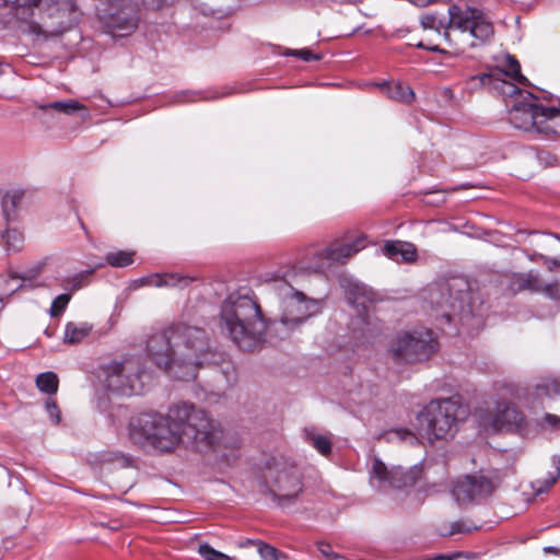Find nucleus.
Returning a JSON list of instances; mask_svg holds the SVG:
<instances>
[{
    "label": "nucleus",
    "mask_w": 560,
    "mask_h": 560,
    "mask_svg": "<svg viewBox=\"0 0 560 560\" xmlns=\"http://www.w3.org/2000/svg\"><path fill=\"white\" fill-rule=\"evenodd\" d=\"M222 436L220 423L188 402L172 405L165 415L142 412L129 422L130 440L158 453H171L180 446L205 452L214 448Z\"/></svg>",
    "instance_id": "1"
},
{
    "label": "nucleus",
    "mask_w": 560,
    "mask_h": 560,
    "mask_svg": "<svg viewBox=\"0 0 560 560\" xmlns=\"http://www.w3.org/2000/svg\"><path fill=\"white\" fill-rule=\"evenodd\" d=\"M147 352L165 371L185 366L187 372L178 375L185 380H194L197 368L217 362L206 331L186 324L172 325L152 334L147 341Z\"/></svg>",
    "instance_id": "2"
},
{
    "label": "nucleus",
    "mask_w": 560,
    "mask_h": 560,
    "mask_svg": "<svg viewBox=\"0 0 560 560\" xmlns=\"http://www.w3.org/2000/svg\"><path fill=\"white\" fill-rule=\"evenodd\" d=\"M218 326L244 351L255 350L264 341L266 331L260 306L249 290L233 292L223 301Z\"/></svg>",
    "instance_id": "3"
},
{
    "label": "nucleus",
    "mask_w": 560,
    "mask_h": 560,
    "mask_svg": "<svg viewBox=\"0 0 560 560\" xmlns=\"http://www.w3.org/2000/svg\"><path fill=\"white\" fill-rule=\"evenodd\" d=\"M16 18V27L45 38L61 35L72 22L75 5L72 0H4Z\"/></svg>",
    "instance_id": "4"
},
{
    "label": "nucleus",
    "mask_w": 560,
    "mask_h": 560,
    "mask_svg": "<svg viewBox=\"0 0 560 560\" xmlns=\"http://www.w3.org/2000/svg\"><path fill=\"white\" fill-rule=\"evenodd\" d=\"M423 28L444 31V37L450 39V30H456L465 37L470 47H477L487 43L493 36V26L486 15L478 9L471 7L462 8L451 5L448 8V20L441 19L435 13L424 14L420 19Z\"/></svg>",
    "instance_id": "5"
},
{
    "label": "nucleus",
    "mask_w": 560,
    "mask_h": 560,
    "mask_svg": "<svg viewBox=\"0 0 560 560\" xmlns=\"http://www.w3.org/2000/svg\"><path fill=\"white\" fill-rule=\"evenodd\" d=\"M468 409L458 397L431 400L418 415L419 433L429 443L453 438Z\"/></svg>",
    "instance_id": "6"
},
{
    "label": "nucleus",
    "mask_w": 560,
    "mask_h": 560,
    "mask_svg": "<svg viewBox=\"0 0 560 560\" xmlns=\"http://www.w3.org/2000/svg\"><path fill=\"white\" fill-rule=\"evenodd\" d=\"M476 79L482 85L493 84L504 95L515 97L509 114V119L515 128L540 132L542 124L546 121V107L537 103V98L533 93L524 92L514 83L495 78V73L480 74Z\"/></svg>",
    "instance_id": "7"
},
{
    "label": "nucleus",
    "mask_w": 560,
    "mask_h": 560,
    "mask_svg": "<svg viewBox=\"0 0 560 560\" xmlns=\"http://www.w3.org/2000/svg\"><path fill=\"white\" fill-rule=\"evenodd\" d=\"M270 290L279 300L281 308L279 325L288 330H294L320 312L318 300L307 298L284 280H275L270 284Z\"/></svg>",
    "instance_id": "8"
},
{
    "label": "nucleus",
    "mask_w": 560,
    "mask_h": 560,
    "mask_svg": "<svg viewBox=\"0 0 560 560\" xmlns=\"http://www.w3.org/2000/svg\"><path fill=\"white\" fill-rule=\"evenodd\" d=\"M107 388L121 395L140 394L141 378L145 374L139 357H128L104 366Z\"/></svg>",
    "instance_id": "9"
},
{
    "label": "nucleus",
    "mask_w": 560,
    "mask_h": 560,
    "mask_svg": "<svg viewBox=\"0 0 560 560\" xmlns=\"http://www.w3.org/2000/svg\"><path fill=\"white\" fill-rule=\"evenodd\" d=\"M106 13L100 15L107 32L114 37L131 35L139 23L138 0H105Z\"/></svg>",
    "instance_id": "10"
},
{
    "label": "nucleus",
    "mask_w": 560,
    "mask_h": 560,
    "mask_svg": "<svg viewBox=\"0 0 560 560\" xmlns=\"http://www.w3.org/2000/svg\"><path fill=\"white\" fill-rule=\"evenodd\" d=\"M436 350L431 330L405 334L390 348L393 359L398 363H412L428 359Z\"/></svg>",
    "instance_id": "11"
},
{
    "label": "nucleus",
    "mask_w": 560,
    "mask_h": 560,
    "mask_svg": "<svg viewBox=\"0 0 560 560\" xmlns=\"http://www.w3.org/2000/svg\"><path fill=\"white\" fill-rule=\"evenodd\" d=\"M422 469L415 465L408 469L401 466L387 467L380 458L374 457L370 469V483L380 490L404 489L413 486L421 477Z\"/></svg>",
    "instance_id": "12"
},
{
    "label": "nucleus",
    "mask_w": 560,
    "mask_h": 560,
    "mask_svg": "<svg viewBox=\"0 0 560 560\" xmlns=\"http://www.w3.org/2000/svg\"><path fill=\"white\" fill-rule=\"evenodd\" d=\"M266 486L279 504L292 502L300 495L303 489L301 476L295 466L269 469L266 477Z\"/></svg>",
    "instance_id": "13"
},
{
    "label": "nucleus",
    "mask_w": 560,
    "mask_h": 560,
    "mask_svg": "<svg viewBox=\"0 0 560 560\" xmlns=\"http://www.w3.org/2000/svg\"><path fill=\"white\" fill-rule=\"evenodd\" d=\"M466 299L467 283L458 278L436 284L429 294L430 303L441 311V317L446 322H451V311L455 313L462 310Z\"/></svg>",
    "instance_id": "14"
},
{
    "label": "nucleus",
    "mask_w": 560,
    "mask_h": 560,
    "mask_svg": "<svg viewBox=\"0 0 560 560\" xmlns=\"http://www.w3.org/2000/svg\"><path fill=\"white\" fill-rule=\"evenodd\" d=\"M366 245L365 236L361 235L350 243L330 244L322 249L314 252L316 261L312 265L315 270H322L332 264H346L349 258L354 256Z\"/></svg>",
    "instance_id": "15"
},
{
    "label": "nucleus",
    "mask_w": 560,
    "mask_h": 560,
    "mask_svg": "<svg viewBox=\"0 0 560 560\" xmlns=\"http://www.w3.org/2000/svg\"><path fill=\"white\" fill-rule=\"evenodd\" d=\"M349 302L358 310L360 314L362 311L365 312V316L362 317V322L365 325V330L370 335H374L378 330V324L370 316V308L376 301V293L362 283H350L346 290Z\"/></svg>",
    "instance_id": "16"
},
{
    "label": "nucleus",
    "mask_w": 560,
    "mask_h": 560,
    "mask_svg": "<svg viewBox=\"0 0 560 560\" xmlns=\"http://www.w3.org/2000/svg\"><path fill=\"white\" fill-rule=\"evenodd\" d=\"M524 423L523 413L512 404L500 402L492 415L489 427L494 432L511 431L522 427Z\"/></svg>",
    "instance_id": "17"
},
{
    "label": "nucleus",
    "mask_w": 560,
    "mask_h": 560,
    "mask_svg": "<svg viewBox=\"0 0 560 560\" xmlns=\"http://www.w3.org/2000/svg\"><path fill=\"white\" fill-rule=\"evenodd\" d=\"M474 483L477 502L490 497L501 485L503 477L498 469L480 470L469 475Z\"/></svg>",
    "instance_id": "18"
},
{
    "label": "nucleus",
    "mask_w": 560,
    "mask_h": 560,
    "mask_svg": "<svg viewBox=\"0 0 560 560\" xmlns=\"http://www.w3.org/2000/svg\"><path fill=\"white\" fill-rule=\"evenodd\" d=\"M383 253L395 261L412 262L417 259V248L413 244L401 241L386 242Z\"/></svg>",
    "instance_id": "19"
},
{
    "label": "nucleus",
    "mask_w": 560,
    "mask_h": 560,
    "mask_svg": "<svg viewBox=\"0 0 560 560\" xmlns=\"http://www.w3.org/2000/svg\"><path fill=\"white\" fill-rule=\"evenodd\" d=\"M452 494L456 502L460 505L477 503L474 483L470 476L466 475L457 479L453 486Z\"/></svg>",
    "instance_id": "20"
},
{
    "label": "nucleus",
    "mask_w": 560,
    "mask_h": 560,
    "mask_svg": "<svg viewBox=\"0 0 560 560\" xmlns=\"http://www.w3.org/2000/svg\"><path fill=\"white\" fill-rule=\"evenodd\" d=\"M0 245L8 255L19 253L24 245V235L19 229L12 228L8 223L5 230L0 234Z\"/></svg>",
    "instance_id": "21"
},
{
    "label": "nucleus",
    "mask_w": 560,
    "mask_h": 560,
    "mask_svg": "<svg viewBox=\"0 0 560 560\" xmlns=\"http://www.w3.org/2000/svg\"><path fill=\"white\" fill-rule=\"evenodd\" d=\"M93 326L86 322H69L65 327L63 342L69 345L80 343L92 331Z\"/></svg>",
    "instance_id": "22"
},
{
    "label": "nucleus",
    "mask_w": 560,
    "mask_h": 560,
    "mask_svg": "<svg viewBox=\"0 0 560 560\" xmlns=\"http://www.w3.org/2000/svg\"><path fill=\"white\" fill-rule=\"evenodd\" d=\"M37 107L43 110L54 109L66 115H72L77 112L82 110L84 112V116H89L88 108L80 102L72 98L56 101L48 104H40Z\"/></svg>",
    "instance_id": "23"
},
{
    "label": "nucleus",
    "mask_w": 560,
    "mask_h": 560,
    "mask_svg": "<svg viewBox=\"0 0 560 560\" xmlns=\"http://www.w3.org/2000/svg\"><path fill=\"white\" fill-rule=\"evenodd\" d=\"M22 190L8 191L2 198V211L7 223L16 220V212L23 198Z\"/></svg>",
    "instance_id": "24"
},
{
    "label": "nucleus",
    "mask_w": 560,
    "mask_h": 560,
    "mask_svg": "<svg viewBox=\"0 0 560 560\" xmlns=\"http://www.w3.org/2000/svg\"><path fill=\"white\" fill-rule=\"evenodd\" d=\"M304 435L306 442L312 445L320 455L328 456L331 453L330 434H320L314 429H305Z\"/></svg>",
    "instance_id": "25"
},
{
    "label": "nucleus",
    "mask_w": 560,
    "mask_h": 560,
    "mask_svg": "<svg viewBox=\"0 0 560 560\" xmlns=\"http://www.w3.org/2000/svg\"><path fill=\"white\" fill-rule=\"evenodd\" d=\"M25 280V277H19L13 273L0 276V302L22 289Z\"/></svg>",
    "instance_id": "26"
},
{
    "label": "nucleus",
    "mask_w": 560,
    "mask_h": 560,
    "mask_svg": "<svg viewBox=\"0 0 560 560\" xmlns=\"http://www.w3.org/2000/svg\"><path fill=\"white\" fill-rule=\"evenodd\" d=\"M383 90L385 91L388 97L395 101L410 103L415 98V93L412 89L402 83L388 84L384 86Z\"/></svg>",
    "instance_id": "27"
},
{
    "label": "nucleus",
    "mask_w": 560,
    "mask_h": 560,
    "mask_svg": "<svg viewBox=\"0 0 560 560\" xmlns=\"http://www.w3.org/2000/svg\"><path fill=\"white\" fill-rule=\"evenodd\" d=\"M514 284L517 285L518 290H528L533 292H541L542 280L538 275L528 272L520 275L515 278Z\"/></svg>",
    "instance_id": "28"
},
{
    "label": "nucleus",
    "mask_w": 560,
    "mask_h": 560,
    "mask_svg": "<svg viewBox=\"0 0 560 560\" xmlns=\"http://www.w3.org/2000/svg\"><path fill=\"white\" fill-rule=\"evenodd\" d=\"M37 388L48 395L56 394L59 386V380L54 372H44L36 377Z\"/></svg>",
    "instance_id": "29"
},
{
    "label": "nucleus",
    "mask_w": 560,
    "mask_h": 560,
    "mask_svg": "<svg viewBox=\"0 0 560 560\" xmlns=\"http://www.w3.org/2000/svg\"><path fill=\"white\" fill-rule=\"evenodd\" d=\"M500 73L505 74L511 80L520 84L527 83V79L521 73L520 62L511 55L506 56L504 68L500 71Z\"/></svg>",
    "instance_id": "30"
},
{
    "label": "nucleus",
    "mask_w": 560,
    "mask_h": 560,
    "mask_svg": "<svg viewBox=\"0 0 560 560\" xmlns=\"http://www.w3.org/2000/svg\"><path fill=\"white\" fill-rule=\"evenodd\" d=\"M106 262L112 267L122 268L133 262V253L126 250H118L108 253L105 257Z\"/></svg>",
    "instance_id": "31"
},
{
    "label": "nucleus",
    "mask_w": 560,
    "mask_h": 560,
    "mask_svg": "<svg viewBox=\"0 0 560 560\" xmlns=\"http://www.w3.org/2000/svg\"><path fill=\"white\" fill-rule=\"evenodd\" d=\"M195 278L183 276L179 273H163V288H179L184 289L191 283Z\"/></svg>",
    "instance_id": "32"
},
{
    "label": "nucleus",
    "mask_w": 560,
    "mask_h": 560,
    "mask_svg": "<svg viewBox=\"0 0 560 560\" xmlns=\"http://www.w3.org/2000/svg\"><path fill=\"white\" fill-rule=\"evenodd\" d=\"M546 121L542 124L540 132H551L560 136V122H556V114H559L557 107H546Z\"/></svg>",
    "instance_id": "33"
},
{
    "label": "nucleus",
    "mask_w": 560,
    "mask_h": 560,
    "mask_svg": "<svg viewBox=\"0 0 560 560\" xmlns=\"http://www.w3.org/2000/svg\"><path fill=\"white\" fill-rule=\"evenodd\" d=\"M248 542L257 546V551L262 560H283L280 558L278 550L270 545L264 544L259 540H250Z\"/></svg>",
    "instance_id": "34"
},
{
    "label": "nucleus",
    "mask_w": 560,
    "mask_h": 560,
    "mask_svg": "<svg viewBox=\"0 0 560 560\" xmlns=\"http://www.w3.org/2000/svg\"><path fill=\"white\" fill-rule=\"evenodd\" d=\"M198 552L205 560H232L228 555L215 550L209 544L199 545Z\"/></svg>",
    "instance_id": "35"
},
{
    "label": "nucleus",
    "mask_w": 560,
    "mask_h": 560,
    "mask_svg": "<svg viewBox=\"0 0 560 560\" xmlns=\"http://www.w3.org/2000/svg\"><path fill=\"white\" fill-rule=\"evenodd\" d=\"M388 441H402L410 444L417 443L418 438L408 429H395L387 433Z\"/></svg>",
    "instance_id": "36"
},
{
    "label": "nucleus",
    "mask_w": 560,
    "mask_h": 560,
    "mask_svg": "<svg viewBox=\"0 0 560 560\" xmlns=\"http://www.w3.org/2000/svg\"><path fill=\"white\" fill-rule=\"evenodd\" d=\"M536 390L538 396L541 394L549 397L560 396V377L546 382L542 385H538Z\"/></svg>",
    "instance_id": "37"
},
{
    "label": "nucleus",
    "mask_w": 560,
    "mask_h": 560,
    "mask_svg": "<svg viewBox=\"0 0 560 560\" xmlns=\"http://www.w3.org/2000/svg\"><path fill=\"white\" fill-rule=\"evenodd\" d=\"M70 299H71V296L66 293L59 294L58 296H56L50 306V316L57 317L60 314H62L63 311L66 310L68 303L70 302Z\"/></svg>",
    "instance_id": "38"
},
{
    "label": "nucleus",
    "mask_w": 560,
    "mask_h": 560,
    "mask_svg": "<svg viewBox=\"0 0 560 560\" xmlns=\"http://www.w3.org/2000/svg\"><path fill=\"white\" fill-rule=\"evenodd\" d=\"M163 273H153L145 277L140 278L136 281L138 285H147L154 288H163Z\"/></svg>",
    "instance_id": "39"
},
{
    "label": "nucleus",
    "mask_w": 560,
    "mask_h": 560,
    "mask_svg": "<svg viewBox=\"0 0 560 560\" xmlns=\"http://www.w3.org/2000/svg\"><path fill=\"white\" fill-rule=\"evenodd\" d=\"M45 409L50 417L52 423L58 424L61 421V411L56 400L48 398L45 402Z\"/></svg>",
    "instance_id": "40"
},
{
    "label": "nucleus",
    "mask_w": 560,
    "mask_h": 560,
    "mask_svg": "<svg viewBox=\"0 0 560 560\" xmlns=\"http://www.w3.org/2000/svg\"><path fill=\"white\" fill-rule=\"evenodd\" d=\"M541 293L546 294L551 299H560V284L558 282H542Z\"/></svg>",
    "instance_id": "41"
},
{
    "label": "nucleus",
    "mask_w": 560,
    "mask_h": 560,
    "mask_svg": "<svg viewBox=\"0 0 560 560\" xmlns=\"http://www.w3.org/2000/svg\"><path fill=\"white\" fill-rule=\"evenodd\" d=\"M556 480H557L556 477H550L549 479H546L544 481L537 480L532 486L533 490L536 494L544 493L556 482Z\"/></svg>",
    "instance_id": "42"
},
{
    "label": "nucleus",
    "mask_w": 560,
    "mask_h": 560,
    "mask_svg": "<svg viewBox=\"0 0 560 560\" xmlns=\"http://www.w3.org/2000/svg\"><path fill=\"white\" fill-rule=\"evenodd\" d=\"M93 270H86L78 273L68 280V284H70L73 290H78L82 287V280L90 276Z\"/></svg>",
    "instance_id": "43"
},
{
    "label": "nucleus",
    "mask_w": 560,
    "mask_h": 560,
    "mask_svg": "<svg viewBox=\"0 0 560 560\" xmlns=\"http://www.w3.org/2000/svg\"><path fill=\"white\" fill-rule=\"evenodd\" d=\"M292 55L301 58L304 61H311V60H318L319 59L318 56L314 55L308 49L295 50Z\"/></svg>",
    "instance_id": "44"
},
{
    "label": "nucleus",
    "mask_w": 560,
    "mask_h": 560,
    "mask_svg": "<svg viewBox=\"0 0 560 560\" xmlns=\"http://www.w3.org/2000/svg\"><path fill=\"white\" fill-rule=\"evenodd\" d=\"M317 548H318V551L327 559V560H330V558H332V556L336 553L334 550H332V547L327 544V542H319L317 545Z\"/></svg>",
    "instance_id": "45"
},
{
    "label": "nucleus",
    "mask_w": 560,
    "mask_h": 560,
    "mask_svg": "<svg viewBox=\"0 0 560 560\" xmlns=\"http://www.w3.org/2000/svg\"><path fill=\"white\" fill-rule=\"evenodd\" d=\"M142 2L149 8L161 9L168 2V0H142Z\"/></svg>",
    "instance_id": "46"
},
{
    "label": "nucleus",
    "mask_w": 560,
    "mask_h": 560,
    "mask_svg": "<svg viewBox=\"0 0 560 560\" xmlns=\"http://www.w3.org/2000/svg\"><path fill=\"white\" fill-rule=\"evenodd\" d=\"M544 420H545V422H546L548 425H550V427H552V428L557 427V424L560 422V419H559L557 416L551 415V413H547V415L545 416Z\"/></svg>",
    "instance_id": "47"
},
{
    "label": "nucleus",
    "mask_w": 560,
    "mask_h": 560,
    "mask_svg": "<svg viewBox=\"0 0 560 560\" xmlns=\"http://www.w3.org/2000/svg\"><path fill=\"white\" fill-rule=\"evenodd\" d=\"M545 262H546L547 268L549 270H555V269H558L560 267V260L557 259V258H548V257H546L545 258Z\"/></svg>",
    "instance_id": "48"
},
{
    "label": "nucleus",
    "mask_w": 560,
    "mask_h": 560,
    "mask_svg": "<svg viewBox=\"0 0 560 560\" xmlns=\"http://www.w3.org/2000/svg\"><path fill=\"white\" fill-rule=\"evenodd\" d=\"M469 530L470 528L464 527V525L460 522H456L452 525L451 534L453 535L455 533H464Z\"/></svg>",
    "instance_id": "49"
}]
</instances>
